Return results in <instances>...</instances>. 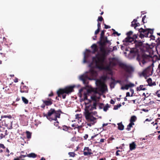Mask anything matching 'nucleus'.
Segmentation results:
<instances>
[{"instance_id":"15","label":"nucleus","mask_w":160,"mask_h":160,"mask_svg":"<svg viewBox=\"0 0 160 160\" xmlns=\"http://www.w3.org/2000/svg\"><path fill=\"white\" fill-rule=\"evenodd\" d=\"M136 145L134 142H132L129 144L130 149L132 151L136 148Z\"/></svg>"},{"instance_id":"52","label":"nucleus","mask_w":160,"mask_h":160,"mask_svg":"<svg viewBox=\"0 0 160 160\" xmlns=\"http://www.w3.org/2000/svg\"><path fill=\"white\" fill-rule=\"evenodd\" d=\"M151 121L150 120H149L148 119H146L145 120V121H149L150 122Z\"/></svg>"},{"instance_id":"50","label":"nucleus","mask_w":160,"mask_h":160,"mask_svg":"<svg viewBox=\"0 0 160 160\" xmlns=\"http://www.w3.org/2000/svg\"><path fill=\"white\" fill-rule=\"evenodd\" d=\"M88 137V135H86L84 137V138L85 139H86Z\"/></svg>"},{"instance_id":"24","label":"nucleus","mask_w":160,"mask_h":160,"mask_svg":"<svg viewBox=\"0 0 160 160\" xmlns=\"http://www.w3.org/2000/svg\"><path fill=\"white\" fill-rule=\"evenodd\" d=\"M22 99L23 102L25 104H27L28 103V100L24 97H22Z\"/></svg>"},{"instance_id":"13","label":"nucleus","mask_w":160,"mask_h":160,"mask_svg":"<svg viewBox=\"0 0 160 160\" xmlns=\"http://www.w3.org/2000/svg\"><path fill=\"white\" fill-rule=\"evenodd\" d=\"M43 102L47 106L50 105L52 103V101L51 99L48 98L47 100H43Z\"/></svg>"},{"instance_id":"38","label":"nucleus","mask_w":160,"mask_h":160,"mask_svg":"<svg viewBox=\"0 0 160 160\" xmlns=\"http://www.w3.org/2000/svg\"><path fill=\"white\" fill-rule=\"evenodd\" d=\"M58 122L57 121L56 122H55L54 123V125L55 126H58Z\"/></svg>"},{"instance_id":"63","label":"nucleus","mask_w":160,"mask_h":160,"mask_svg":"<svg viewBox=\"0 0 160 160\" xmlns=\"http://www.w3.org/2000/svg\"><path fill=\"white\" fill-rule=\"evenodd\" d=\"M127 98H124V100H125V101H127Z\"/></svg>"},{"instance_id":"10","label":"nucleus","mask_w":160,"mask_h":160,"mask_svg":"<svg viewBox=\"0 0 160 160\" xmlns=\"http://www.w3.org/2000/svg\"><path fill=\"white\" fill-rule=\"evenodd\" d=\"M92 154V150L88 147H85L84 149L83 154L84 156H88Z\"/></svg>"},{"instance_id":"29","label":"nucleus","mask_w":160,"mask_h":160,"mask_svg":"<svg viewBox=\"0 0 160 160\" xmlns=\"http://www.w3.org/2000/svg\"><path fill=\"white\" fill-rule=\"evenodd\" d=\"M62 129L64 130H65V131H67L68 130V128L66 126H64L63 127V129Z\"/></svg>"},{"instance_id":"30","label":"nucleus","mask_w":160,"mask_h":160,"mask_svg":"<svg viewBox=\"0 0 160 160\" xmlns=\"http://www.w3.org/2000/svg\"><path fill=\"white\" fill-rule=\"evenodd\" d=\"M103 20V18L102 17H99L98 18V20L99 21H101Z\"/></svg>"},{"instance_id":"22","label":"nucleus","mask_w":160,"mask_h":160,"mask_svg":"<svg viewBox=\"0 0 160 160\" xmlns=\"http://www.w3.org/2000/svg\"><path fill=\"white\" fill-rule=\"evenodd\" d=\"M28 156L30 158H35L36 156V155L34 153H31L28 154Z\"/></svg>"},{"instance_id":"58","label":"nucleus","mask_w":160,"mask_h":160,"mask_svg":"<svg viewBox=\"0 0 160 160\" xmlns=\"http://www.w3.org/2000/svg\"><path fill=\"white\" fill-rule=\"evenodd\" d=\"M157 96H158V97H160V94L158 93L157 94Z\"/></svg>"},{"instance_id":"7","label":"nucleus","mask_w":160,"mask_h":160,"mask_svg":"<svg viewBox=\"0 0 160 160\" xmlns=\"http://www.w3.org/2000/svg\"><path fill=\"white\" fill-rule=\"evenodd\" d=\"M132 33L133 32L132 31H130L127 33V37L123 40L124 44L127 45V43H132V42H134V38H136L137 36L135 35L133 36V38L132 37L131 35H132Z\"/></svg>"},{"instance_id":"6","label":"nucleus","mask_w":160,"mask_h":160,"mask_svg":"<svg viewBox=\"0 0 160 160\" xmlns=\"http://www.w3.org/2000/svg\"><path fill=\"white\" fill-rule=\"evenodd\" d=\"M139 32L140 33L139 37L141 38L144 37H149L152 38V34L153 32V31L152 30L148 28L144 29L141 28L139 29Z\"/></svg>"},{"instance_id":"36","label":"nucleus","mask_w":160,"mask_h":160,"mask_svg":"<svg viewBox=\"0 0 160 160\" xmlns=\"http://www.w3.org/2000/svg\"><path fill=\"white\" fill-rule=\"evenodd\" d=\"M104 32L103 31H102L101 33V37H102L104 35Z\"/></svg>"},{"instance_id":"40","label":"nucleus","mask_w":160,"mask_h":160,"mask_svg":"<svg viewBox=\"0 0 160 160\" xmlns=\"http://www.w3.org/2000/svg\"><path fill=\"white\" fill-rule=\"evenodd\" d=\"M115 103V102L114 101L112 100V99H111L110 101V103L111 104H113L114 103Z\"/></svg>"},{"instance_id":"34","label":"nucleus","mask_w":160,"mask_h":160,"mask_svg":"<svg viewBox=\"0 0 160 160\" xmlns=\"http://www.w3.org/2000/svg\"><path fill=\"white\" fill-rule=\"evenodd\" d=\"M0 147L1 148H5V147H4L3 144H0Z\"/></svg>"},{"instance_id":"32","label":"nucleus","mask_w":160,"mask_h":160,"mask_svg":"<svg viewBox=\"0 0 160 160\" xmlns=\"http://www.w3.org/2000/svg\"><path fill=\"white\" fill-rule=\"evenodd\" d=\"M99 29H99V28H98L95 31V34H98L99 31Z\"/></svg>"},{"instance_id":"55","label":"nucleus","mask_w":160,"mask_h":160,"mask_svg":"<svg viewBox=\"0 0 160 160\" xmlns=\"http://www.w3.org/2000/svg\"><path fill=\"white\" fill-rule=\"evenodd\" d=\"M158 140H160V134L158 136Z\"/></svg>"},{"instance_id":"3","label":"nucleus","mask_w":160,"mask_h":160,"mask_svg":"<svg viewBox=\"0 0 160 160\" xmlns=\"http://www.w3.org/2000/svg\"><path fill=\"white\" fill-rule=\"evenodd\" d=\"M130 54L135 56L138 55L137 59L139 62L140 65L142 67L146 62V60L148 58L149 56L143 53L141 56L138 55V53L136 49H132L130 51Z\"/></svg>"},{"instance_id":"56","label":"nucleus","mask_w":160,"mask_h":160,"mask_svg":"<svg viewBox=\"0 0 160 160\" xmlns=\"http://www.w3.org/2000/svg\"><path fill=\"white\" fill-rule=\"evenodd\" d=\"M130 90H131V91L132 93H133V92H134L133 90V89H131Z\"/></svg>"},{"instance_id":"23","label":"nucleus","mask_w":160,"mask_h":160,"mask_svg":"<svg viewBox=\"0 0 160 160\" xmlns=\"http://www.w3.org/2000/svg\"><path fill=\"white\" fill-rule=\"evenodd\" d=\"M27 134V137L28 138H31V133L29 132V131L26 132Z\"/></svg>"},{"instance_id":"45","label":"nucleus","mask_w":160,"mask_h":160,"mask_svg":"<svg viewBox=\"0 0 160 160\" xmlns=\"http://www.w3.org/2000/svg\"><path fill=\"white\" fill-rule=\"evenodd\" d=\"M18 81V79L17 78H16V79L14 80V82H17Z\"/></svg>"},{"instance_id":"21","label":"nucleus","mask_w":160,"mask_h":160,"mask_svg":"<svg viewBox=\"0 0 160 160\" xmlns=\"http://www.w3.org/2000/svg\"><path fill=\"white\" fill-rule=\"evenodd\" d=\"M136 120V116H132L130 119V122H135Z\"/></svg>"},{"instance_id":"57","label":"nucleus","mask_w":160,"mask_h":160,"mask_svg":"<svg viewBox=\"0 0 160 160\" xmlns=\"http://www.w3.org/2000/svg\"><path fill=\"white\" fill-rule=\"evenodd\" d=\"M40 160H45V159L43 158H42Z\"/></svg>"},{"instance_id":"61","label":"nucleus","mask_w":160,"mask_h":160,"mask_svg":"<svg viewBox=\"0 0 160 160\" xmlns=\"http://www.w3.org/2000/svg\"><path fill=\"white\" fill-rule=\"evenodd\" d=\"M158 68L159 69H160V64H159V65H158Z\"/></svg>"},{"instance_id":"59","label":"nucleus","mask_w":160,"mask_h":160,"mask_svg":"<svg viewBox=\"0 0 160 160\" xmlns=\"http://www.w3.org/2000/svg\"><path fill=\"white\" fill-rule=\"evenodd\" d=\"M72 126L73 127H74L75 126V124H72Z\"/></svg>"},{"instance_id":"14","label":"nucleus","mask_w":160,"mask_h":160,"mask_svg":"<svg viewBox=\"0 0 160 160\" xmlns=\"http://www.w3.org/2000/svg\"><path fill=\"white\" fill-rule=\"evenodd\" d=\"M91 47L92 50V52L93 53H94L95 52L98 51V48L96 44H93L91 46Z\"/></svg>"},{"instance_id":"11","label":"nucleus","mask_w":160,"mask_h":160,"mask_svg":"<svg viewBox=\"0 0 160 160\" xmlns=\"http://www.w3.org/2000/svg\"><path fill=\"white\" fill-rule=\"evenodd\" d=\"M122 67L128 73L131 72L132 71V68L128 65L123 64Z\"/></svg>"},{"instance_id":"4","label":"nucleus","mask_w":160,"mask_h":160,"mask_svg":"<svg viewBox=\"0 0 160 160\" xmlns=\"http://www.w3.org/2000/svg\"><path fill=\"white\" fill-rule=\"evenodd\" d=\"M75 87V85H72L67 87L63 89H59L57 92L58 97L62 96L63 98H65L67 94H69L73 92V89Z\"/></svg>"},{"instance_id":"28","label":"nucleus","mask_w":160,"mask_h":160,"mask_svg":"<svg viewBox=\"0 0 160 160\" xmlns=\"http://www.w3.org/2000/svg\"><path fill=\"white\" fill-rule=\"evenodd\" d=\"M137 21V20H136L134 19L133 21L132 22L131 24V26L132 27H134V26H135V24L136 23V22Z\"/></svg>"},{"instance_id":"16","label":"nucleus","mask_w":160,"mask_h":160,"mask_svg":"<svg viewBox=\"0 0 160 160\" xmlns=\"http://www.w3.org/2000/svg\"><path fill=\"white\" fill-rule=\"evenodd\" d=\"M147 81L149 85L150 86H155L156 85L155 82H153V83H152V81L151 78H149L147 80Z\"/></svg>"},{"instance_id":"37","label":"nucleus","mask_w":160,"mask_h":160,"mask_svg":"<svg viewBox=\"0 0 160 160\" xmlns=\"http://www.w3.org/2000/svg\"><path fill=\"white\" fill-rule=\"evenodd\" d=\"M139 25V23H136L135 24V26H134V28H135L136 27Z\"/></svg>"},{"instance_id":"44","label":"nucleus","mask_w":160,"mask_h":160,"mask_svg":"<svg viewBox=\"0 0 160 160\" xmlns=\"http://www.w3.org/2000/svg\"><path fill=\"white\" fill-rule=\"evenodd\" d=\"M130 96V94L129 92H127L126 93V97H129Z\"/></svg>"},{"instance_id":"41","label":"nucleus","mask_w":160,"mask_h":160,"mask_svg":"<svg viewBox=\"0 0 160 160\" xmlns=\"http://www.w3.org/2000/svg\"><path fill=\"white\" fill-rule=\"evenodd\" d=\"M120 150H118L116 152V155L117 156H118L119 155V152H120Z\"/></svg>"},{"instance_id":"48","label":"nucleus","mask_w":160,"mask_h":160,"mask_svg":"<svg viewBox=\"0 0 160 160\" xmlns=\"http://www.w3.org/2000/svg\"><path fill=\"white\" fill-rule=\"evenodd\" d=\"M53 94L52 93V92L50 94L48 95V96L49 97H51V96H53Z\"/></svg>"},{"instance_id":"18","label":"nucleus","mask_w":160,"mask_h":160,"mask_svg":"<svg viewBox=\"0 0 160 160\" xmlns=\"http://www.w3.org/2000/svg\"><path fill=\"white\" fill-rule=\"evenodd\" d=\"M144 86L143 85H140L139 87L137 88V91L145 90L146 89L143 87Z\"/></svg>"},{"instance_id":"2","label":"nucleus","mask_w":160,"mask_h":160,"mask_svg":"<svg viewBox=\"0 0 160 160\" xmlns=\"http://www.w3.org/2000/svg\"><path fill=\"white\" fill-rule=\"evenodd\" d=\"M107 78L106 76H102L100 79L95 81L97 87L93 88L88 87L87 84H84L86 87L83 88L79 91L78 95L85 101V115L86 118H90L92 120L94 119L92 115L95 116L96 112H92L91 111L96 109V102L100 98V95L106 89V87L104 81Z\"/></svg>"},{"instance_id":"47","label":"nucleus","mask_w":160,"mask_h":160,"mask_svg":"<svg viewBox=\"0 0 160 160\" xmlns=\"http://www.w3.org/2000/svg\"><path fill=\"white\" fill-rule=\"evenodd\" d=\"M104 139H101L100 140V142H103L104 141Z\"/></svg>"},{"instance_id":"43","label":"nucleus","mask_w":160,"mask_h":160,"mask_svg":"<svg viewBox=\"0 0 160 160\" xmlns=\"http://www.w3.org/2000/svg\"><path fill=\"white\" fill-rule=\"evenodd\" d=\"M76 121L78 122V124H79V126H81L82 125V123L80 124L81 122H80L79 121L77 120Z\"/></svg>"},{"instance_id":"19","label":"nucleus","mask_w":160,"mask_h":160,"mask_svg":"<svg viewBox=\"0 0 160 160\" xmlns=\"http://www.w3.org/2000/svg\"><path fill=\"white\" fill-rule=\"evenodd\" d=\"M118 129L119 130H122L124 129V126L121 123H118Z\"/></svg>"},{"instance_id":"46","label":"nucleus","mask_w":160,"mask_h":160,"mask_svg":"<svg viewBox=\"0 0 160 160\" xmlns=\"http://www.w3.org/2000/svg\"><path fill=\"white\" fill-rule=\"evenodd\" d=\"M108 125V123H104L102 125V126L103 127H104L105 126H107Z\"/></svg>"},{"instance_id":"54","label":"nucleus","mask_w":160,"mask_h":160,"mask_svg":"<svg viewBox=\"0 0 160 160\" xmlns=\"http://www.w3.org/2000/svg\"><path fill=\"white\" fill-rule=\"evenodd\" d=\"M105 160V158H100L99 160Z\"/></svg>"},{"instance_id":"27","label":"nucleus","mask_w":160,"mask_h":160,"mask_svg":"<svg viewBox=\"0 0 160 160\" xmlns=\"http://www.w3.org/2000/svg\"><path fill=\"white\" fill-rule=\"evenodd\" d=\"M68 155L70 157H74L75 156V153L74 152H69L68 153Z\"/></svg>"},{"instance_id":"64","label":"nucleus","mask_w":160,"mask_h":160,"mask_svg":"<svg viewBox=\"0 0 160 160\" xmlns=\"http://www.w3.org/2000/svg\"><path fill=\"white\" fill-rule=\"evenodd\" d=\"M123 47L122 46L121 47V48L122 49H123Z\"/></svg>"},{"instance_id":"25","label":"nucleus","mask_w":160,"mask_h":160,"mask_svg":"<svg viewBox=\"0 0 160 160\" xmlns=\"http://www.w3.org/2000/svg\"><path fill=\"white\" fill-rule=\"evenodd\" d=\"M109 108V106L108 104H107L105 105L103 108V110L104 111L106 112L108 109V108Z\"/></svg>"},{"instance_id":"51","label":"nucleus","mask_w":160,"mask_h":160,"mask_svg":"<svg viewBox=\"0 0 160 160\" xmlns=\"http://www.w3.org/2000/svg\"><path fill=\"white\" fill-rule=\"evenodd\" d=\"M6 151L8 153H9V150L8 149V148H6Z\"/></svg>"},{"instance_id":"60","label":"nucleus","mask_w":160,"mask_h":160,"mask_svg":"<svg viewBox=\"0 0 160 160\" xmlns=\"http://www.w3.org/2000/svg\"><path fill=\"white\" fill-rule=\"evenodd\" d=\"M142 73H143V75H144V76L145 75V71H144Z\"/></svg>"},{"instance_id":"31","label":"nucleus","mask_w":160,"mask_h":160,"mask_svg":"<svg viewBox=\"0 0 160 160\" xmlns=\"http://www.w3.org/2000/svg\"><path fill=\"white\" fill-rule=\"evenodd\" d=\"M104 27H105V28L106 29L110 28V26L107 25H106L105 24H104Z\"/></svg>"},{"instance_id":"20","label":"nucleus","mask_w":160,"mask_h":160,"mask_svg":"<svg viewBox=\"0 0 160 160\" xmlns=\"http://www.w3.org/2000/svg\"><path fill=\"white\" fill-rule=\"evenodd\" d=\"M134 124L133 122H130V123L128 126L127 129L128 131H129L130 129V128L132 127V125Z\"/></svg>"},{"instance_id":"49","label":"nucleus","mask_w":160,"mask_h":160,"mask_svg":"<svg viewBox=\"0 0 160 160\" xmlns=\"http://www.w3.org/2000/svg\"><path fill=\"white\" fill-rule=\"evenodd\" d=\"M146 17V16H144L142 17V21L143 22L144 19H145V18Z\"/></svg>"},{"instance_id":"39","label":"nucleus","mask_w":160,"mask_h":160,"mask_svg":"<svg viewBox=\"0 0 160 160\" xmlns=\"http://www.w3.org/2000/svg\"><path fill=\"white\" fill-rule=\"evenodd\" d=\"M113 49L112 50H117V47L116 46L113 47Z\"/></svg>"},{"instance_id":"62","label":"nucleus","mask_w":160,"mask_h":160,"mask_svg":"<svg viewBox=\"0 0 160 160\" xmlns=\"http://www.w3.org/2000/svg\"><path fill=\"white\" fill-rule=\"evenodd\" d=\"M136 100H132V101H133V102L134 103H135Z\"/></svg>"},{"instance_id":"1","label":"nucleus","mask_w":160,"mask_h":160,"mask_svg":"<svg viewBox=\"0 0 160 160\" xmlns=\"http://www.w3.org/2000/svg\"><path fill=\"white\" fill-rule=\"evenodd\" d=\"M109 42L106 38L100 43V51L92 58V62L89 65L90 69L88 72H86L83 75L79 77V79L82 80L83 84H87L88 80H96L98 74L96 69L100 70H105L108 71L110 75L112 74V67L118 64L119 62L118 59L117 58H113L109 59L108 65L106 64L105 60V57L107 53V51L104 47L106 43Z\"/></svg>"},{"instance_id":"8","label":"nucleus","mask_w":160,"mask_h":160,"mask_svg":"<svg viewBox=\"0 0 160 160\" xmlns=\"http://www.w3.org/2000/svg\"><path fill=\"white\" fill-rule=\"evenodd\" d=\"M127 79L123 80H117L116 81V82L119 83L120 85L122 86L121 89L122 90H128L129 88L132 87L134 86L135 85L134 84L131 82H129L128 84H126L124 86V82H127Z\"/></svg>"},{"instance_id":"53","label":"nucleus","mask_w":160,"mask_h":160,"mask_svg":"<svg viewBox=\"0 0 160 160\" xmlns=\"http://www.w3.org/2000/svg\"><path fill=\"white\" fill-rule=\"evenodd\" d=\"M143 111H145V112H148V110H146V109H143Z\"/></svg>"},{"instance_id":"33","label":"nucleus","mask_w":160,"mask_h":160,"mask_svg":"<svg viewBox=\"0 0 160 160\" xmlns=\"http://www.w3.org/2000/svg\"><path fill=\"white\" fill-rule=\"evenodd\" d=\"M142 96H144L145 97L144 98V100H145L146 98L148 97L149 95L147 96L145 94V93H143L142 94Z\"/></svg>"},{"instance_id":"26","label":"nucleus","mask_w":160,"mask_h":160,"mask_svg":"<svg viewBox=\"0 0 160 160\" xmlns=\"http://www.w3.org/2000/svg\"><path fill=\"white\" fill-rule=\"evenodd\" d=\"M121 106V105L120 104H119L115 106L114 107V110H117Z\"/></svg>"},{"instance_id":"17","label":"nucleus","mask_w":160,"mask_h":160,"mask_svg":"<svg viewBox=\"0 0 160 160\" xmlns=\"http://www.w3.org/2000/svg\"><path fill=\"white\" fill-rule=\"evenodd\" d=\"M76 121H79L81 122L80 124L82 123V119L81 118L82 115L81 114H77L75 116Z\"/></svg>"},{"instance_id":"35","label":"nucleus","mask_w":160,"mask_h":160,"mask_svg":"<svg viewBox=\"0 0 160 160\" xmlns=\"http://www.w3.org/2000/svg\"><path fill=\"white\" fill-rule=\"evenodd\" d=\"M113 34H117L118 36H119L120 35V33H118L117 32L115 31L113 32Z\"/></svg>"},{"instance_id":"9","label":"nucleus","mask_w":160,"mask_h":160,"mask_svg":"<svg viewBox=\"0 0 160 160\" xmlns=\"http://www.w3.org/2000/svg\"><path fill=\"white\" fill-rule=\"evenodd\" d=\"M90 51L88 49H86V52L84 53V59L83 61V63L86 62L88 58L90 55Z\"/></svg>"},{"instance_id":"42","label":"nucleus","mask_w":160,"mask_h":160,"mask_svg":"<svg viewBox=\"0 0 160 160\" xmlns=\"http://www.w3.org/2000/svg\"><path fill=\"white\" fill-rule=\"evenodd\" d=\"M101 23L99 22H98V28L100 29V27Z\"/></svg>"},{"instance_id":"5","label":"nucleus","mask_w":160,"mask_h":160,"mask_svg":"<svg viewBox=\"0 0 160 160\" xmlns=\"http://www.w3.org/2000/svg\"><path fill=\"white\" fill-rule=\"evenodd\" d=\"M60 111H55L53 109H50L48 111L47 118L48 119L51 121L57 120V118H60Z\"/></svg>"},{"instance_id":"12","label":"nucleus","mask_w":160,"mask_h":160,"mask_svg":"<svg viewBox=\"0 0 160 160\" xmlns=\"http://www.w3.org/2000/svg\"><path fill=\"white\" fill-rule=\"evenodd\" d=\"M87 120L91 122H88L87 124V125L89 126H91L92 125L94 124L96 122V118H94V119L93 120H91L90 118H86Z\"/></svg>"}]
</instances>
